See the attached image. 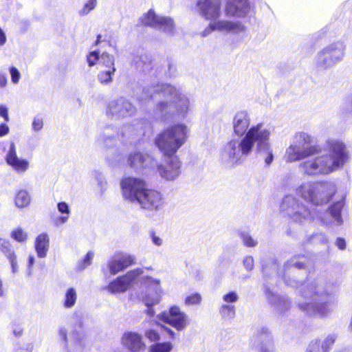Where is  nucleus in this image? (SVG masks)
<instances>
[{
  "label": "nucleus",
  "mask_w": 352,
  "mask_h": 352,
  "mask_svg": "<svg viewBox=\"0 0 352 352\" xmlns=\"http://www.w3.org/2000/svg\"><path fill=\"white\" fill-rule=\"evenodd\" d=\"M214 30L239 34L245 30V27L239 21L221 20L214 23H210L200 34L201 37H206Z\"/></svg>",
  "instance_id": "nucleus-21"
},
{
  "label": "nucleus",
  "mask_w": 352,
  "mask_h": 352,
  "mask_svg": "<svg viewBox=\"0 0 352 352\" xmlns=\"http://www.w3.org/2000/svg\"><path fill=\"white\" fill-rule=\"evenodd\" d=\"M164 156L166 157L165 164H160L157 161V166H155L154 170H156L162 179L173 181L180 175L181 163L175 155Z\"/></svg>",
  "instance_id": "nucleus-15"
},
{
  "label": "nucleus",
  "mask_w": 352,
  "mask_h": 352,
  "mask_svg": "<svg viewBox=\"0 0 352 352\" xmlns=\"http://www.w3.org/2000/svg\"><path fill=\"white\" fill-rule=\"evenodd\" d=\"M11 236L17 242L23 243L27 240L28 234L22 228H17L12 230Z\"/></svg>",
  "instance_id": "nucleus-45"
},
{
  "label": "nucleus",
  "mask_w": 352,
  "mask_h": 352,
  "mask_svg": "<svg viewBox=\"0 0 352 352\" xmlns=\"http://www.w3.org/2000/svg\"><path fill=\"white\" fill-rule=\"evenodd\" d=\"M344 206V199H342L331 204L325 212L314 210L315 221H319L322 226L327 228L331 227L332 223L336 226H340L344 223L342 215Z\"/></svg>",
  "instance_id": "nucleus-11"
},
{
  "label": "nucleus",
  "mask_w": 352,
  "mask_h": 352,
  "mask_svg": "<svg viewBox=\"0 0 352 352\" xmlns=\"http://www.w3.org/2000/svg\"><path fill=\"white\" fill-rule=\"evenodd\" d=\"M0 116L3 118L5 121H9L8 109L3 104H0Z\"/></svg>",
  "instance_id": "nucleus-59"
},
{
  "label": "nucleus",
  "mask_w": 352,
  "mask_h": 352,
  "mask_svg": "<svg viewBox=\"0 0 352 352\" xmlns=\"http://www.w3.org/2000/svg\"><path fill=\"white\" fill-rule=\"evenodd\" d=\"M197 6L207 20H214L220 16V2L218 0H199Z\"/></svg>",
  "instance_id": "nucleus-24"
},
{
  "label": "nucleus",
  "mask_w": 352,
  "mask_h": 352,
  "mask_svg": "<svg viewBox=\"0 0 352 352\" xmlns=\"http://www.w3.org/2000/svg\"><path fill=\"white\" fill-rule=\"evenodd\" d=\"M243 266L247 271H252L254 266V258L251 256L245 257L243 261Z\"/></svg>",
  "instance_id": "nucleus-55"
},
{
  "label": "nucleus",
  "mask_w": 352,
  "mask_h": 352,
  "mask_svg": "<svg viewBox=\"0 0 352 352\" xmlns=\"http://www.w3.org/2000/svg\"><path fill=\"white\" fill-rule=\"evenodd\" d=\"M136 107L126 98L120 97L110 101L107 107V115L113 120H121L133 117Z\"/></svg>",
  "instance_id": "nucleus-12"
},
{
  "label": "nucleus",
  "mask_w": 352,
  "mask_h": 352,
  "mask_svg": "<svg viewBox=\"0 0 352 352\" xmlns=\"http://www.w3.org/2000/svg\"><path fill=\"white\" fill-rule=\"evenodd\" d=\"M8 259L10 263L12 272L13 274H16L19 272V266H18V263H17V261H16V254L14 256H12L11 257L8 258Z\"/></svg>",
  "instance_id": "nucleus-57"
},
{
  "label": "nucleus",
  "mask_w": 352,
  "mask_h": 352,
  "mask_svg": "<svg viewBox=\"0 0 352 352\" xmlns=\"http://www.w3.org/2000/svg\"><path fill=\"white\" fill-rule=\"evenodd\" d=\"M314 140V138L307 133H296L286 149V162H295L305 160L299 164L298 168L303 175L309 177L329 175L344 165L348 156L342 142L329 139L326 142L329 154L310 157L320 153L319 146L312 144Z\"/></svg>",
  "instance_id": "nucleus-1"
},
{
  "label": "nucleus",
  "mask_w": 352,
  "mask_h": 352,
  "mask_svg": "<svg viewBox=\"0 0 352 352\" xmlns=\"http://www.w3.org/2000/svg\"><path fill=\"white\" fill-rule=\"evenodd\" d=\"M336 192V184L330 181L306 182L296 189L299 196L316 206L329 203Z\"/></svg>",
  "instance_id": "nucleus-6"
},
{
  "label": "nucleus",
  "mask_w": 352,
  "mask_h": 352,
  "mask_svg": "<svg viewBox=\"0 0 352 352\" xmlns=\"http://www.w3.org/2000/svg\"><path fill=\"white\" fill-rule=\"evenodd\" d=\"M159 318L179 331L184 330L188 324L186 314L175 305L170 307L168 312L160 314Z\"/></svg>",
  "instance_id": "nucleus-18"
},
{
  "label": "nucleus",
  "mask_w": 352,
  "mask_h": 352,
  "mask_svg": "<svg viewBox=\"0 0 352 352\" xmlns=\"http://www.w3.org/2000/svg\"><path fill=\"white\" fill-rule=\"evenodd\" d=\"M144 284L148 287V292L140 297L144 305L147 307L146 314L152 317L155 315L153 306L157 305L160 300V280L147 276L145 278Z\"/></svg>",
  "instance_id": "nucleus-14"
},
{
  "label": "nucleus",
  "mask_w": 352,
  "mask_h": 352,
  "mask_svg": "<svg viewBox=\"0 0 352 352\" xmlns=\"http://www.w3.org/2000/svg\"><path fill=\"white\" fill-rule=\"evenodd\" d=\"M120 185L124 197L132 203L137 201L146 186L144 180L132 177L123 178Z\"/></svg>",
  "instance_id": "nucleus-17"
},
{
  "label": "nucleus",
  "mask_w": 352,
  "mask_h": 352,
  "mask_svg": "<svg viewBox=\"0 0 352 352\" xmlns=\"http://www.w3.org/2000/svg\"><path fill=\"white\" fill-rule=\"evenodd\" d=\"M257 338L261 342L258 352H275L274 342L267 327H262L257 330Z\"/></svg>",
  "instance_id": "nucleus-27"
},
{
  "label": "nucleus",
  "mask_w": 352,
  "mask_h": 352,
  "mask_svg": "<svg viewBox=\"0 0 352 352\" xmlns=\"http://www.w3.org/2000/svg\"><path fill=\"white\" fill-rule=\"evenodd\" d=\"M142 272L143 271L141 268H136L128 272L123 276H118L109 284V292L112 294L126 292L130 287L131 284L138 276L141 275Z\"/></svg>",
  "instance_id": "nucleus-20"
},
{
  "label": "nucleus",
  "mask_w": 352,
  "mask_h": 352,
  "mask_svg": "<svg viewBox=\"0 0 352 352\" xmlns=\"http://www.w3.org/2000/svg\"><path fill=\"white\" fill-rule=\"evenodd\" d=\"M306 243L313 245H329V236L323 232H317L313 233L306 239Z\"/></svg>",
  "instance_id": "nucleus-31"
},
{
  "label": "nucleus",
  "mask_w": 352,
  "mask_h": 352,
  "mask_svg": "<svg viewBox=\"0 0 352 352\" xmlns=\"http://www.w3.org/2000/svg\"><path fill=\"white\" fill-rule=\"evenodd\" d=\"M107 267L111 274L115 275L125 270L116 254L108 261Z\"/></svg>",
  "instance_id": "nucleus-35"
},
{
  "label": "nucleus",
  "mask_w": 352,
  "mask_h": 352,
  "mask_svg": "<svg viewBox=\"0 0 352 352\" xmlns=\"http://www.w3.org/2000/svg\"><path fill=\"white\" fill-rule=\"evenodd\" d=\"M57 209L60 213L63 214V215L58 217L55 220V224L59 225L65 223L69 219V214L70 213V208L69 205L65 201L59 202L57 204Z\"/></svg>",
  "instance_id": "nucleus-32"
},
{
  "label": "nucleus",
  "mask_w": 352,
  "mask_h": 352,
  "mask_svg": "<svg viewBox=\"0 0 352 352\" xmlns=\"http://www.w3.org/2000/svg\"><path fill=\"white\" fill-rule=\"evenodd\" d=\"M280 209L284 215L288 216L296 223H301L307 220L315 221L314 211H310L304 204L293 195H288L283 199Z\"/></svg>",
  "instance_id": "nucleus-9"
},
{
  "label": "nucleus",
  "mask_w": 352,
  "mask_h": 352,
  "mask_svg": "<svg viewBox=\"0 0 352 352\" xmlns=\"http://www.w3.org/2000/svg\"><path fill=\"white\" fill-rule=\"evenodd\" d=\"M143 102L160 100L155 107V113L164 121L184 120L190 109L188 97L179 88L170 84H157L143 89L138 98Z\"/></svg>",
  "instance_id": "nucleus-4"
},
{
  "label": "nucleus",
  "mask_w": 352,
  "mask_h": 352,
  "mask_svg": "<svg viewBox=\"0 0 352 352\" xmlns=\"http://www.w3.org/2000/svg\"><path fill=\"white\" fill-rule=\"evenodd\" d=\"M352 348L350 346H342L335 349L333 352H351Z\"/></svg>",
  "instance_id": "nucleus-63"
},
{
  "label": "nucleus",
  "mask_w": 352,
  "mask_h": 352,
  "mask_svg": "<svg viewBox=\"0 0 352 352\" xmlns=\"http://www.w3.org/2000/svg\"><path fill=\"white\" fill-rule=\"evenodd\" d=\"M9 72L12 82L14 85L18 84L21 77L19 70L16 67L12 66L9 68Z\"/></svg>",
  "instance_id": "nucleus-51"
},
{
  "label": "nucleus",
  "mask_w": 352,
  "mask_h": 352,
  "mask_svg": "<svg viewBox=\"0 0 352 352\" xmlns=\"http://www.w3.org/2000/svg\"><path fill=\"white\" fill-rule=\"evenodd\" d=\"M141 25L160 30L164 33L173 35L175 32V23L172 18L157 15L153 10H149L139 19Z\"/></svg>",
  "instance_id": "nucleus-13"
},
{
  "label": "nucleus",
  "mask_w": 352,
  "mask_h": 352,
  "mask_svg": "<svg viewBox=\"0 0 352 352\" xmlns=\"http://www.w3.org/2000/svg\"><path fill=\"white\" fill-rule=\"evenodd\" d=\"M121 157V154L118 151H115V156L113 157L107 155L106 159L111 166H115L119 164Z\"/></svg>",
  "instance_id": "nucleus-54"
},
{
  "label": "nucleus",
  "mask_w": 352,
  "mask_h": 352,
  "mask_svg": "<svg viewBox=\"0 0 352 352\" xmlns=\"http://www.w3.org/2000/svg\"><path fill=\"white\" fill-rule=\"evenodd\" d=\"M100 56L97 51L91 52L87 57V60L89 66L92 67L95 65L98 61L100 63Z\"/></svg>",
  "instance_id": "nucleus-52"
},
{
  "label": "nucleus",
  "mask_w": 352,
  "mask_h": 352,
  "mask_svg": "<svg viewBox=\"0 0 352 352\" xmlns=\"http://www.w3.org/2000/svg\"><path fill=\"white\" fill-rule=\"evenodd\" d=\"M239 236L241 239L243 245L246 247L254 248L256 246L258 243L257 241L253 239L252 236L248 232H241L239 233Z\"/></svg>",
  "instance_id": "nucleus-43"
},
{
  "label": "nucleus",
  "mask_w": 352,
  "mask_h": 352,
  "mask_svg": "<svg viewBox=\"0 0 352 352\" xmlns=\"http://www.w3.org/2000/svg\"><path fill=\"white\" fill-rule=\"evenodd\" d=\"M272 133V127L263 122L252 125L242 139H232L223 145L220 152L221 163L233 166L239 162L243 156H248L256 146L258 153L267 155L265 163L270 166L274 160L270 141Z\"/></svg>",
  "instance_id": "nucleus-3"
},
{
  "label": "nucleus",
  "mask_w": 352,
  "mask_h": 352,
  "mask_svg": "<svg viewBox=\"0 0 352 352\" xmlns=\"http://www.w3.org/2000/svg\"><path fill=\"white\" fill-rule=\"evenodd\" d=\"M132 65L140 72L144 73H149L153 68L151 57L146 54L135 56Z\"/></svg>",
  "instance_id": "nucleus-30"
},
{
  "label": "nucleus",
  "mask_w": 352,
  "mask_h": 352,
  "mask_svg": "<svg viewBox=\"0 0 352 352\" xmlns=\"http://www.w3.org/2000/svg\"><path fill=\"white\" fill-rule=\"evenodd\" d=\"M116 69H101L98 76V80L102 85H109L113 81V76Z\"/></svg>",
  "instance_id": "nucleus-36"
},
{
  "label": "nucleus",
  "mask_w": 352,
  "mask_h": 352,
  "mask_svg": "<svg viewBox=\"0 0 352 352\" xmlns=\"http://www.w3.org/2000/svg\"><path fill=\"white\" fill-rule=\"evenodd\" d=\"M116 255L125 269L135 264L136 258L133 254L126 252H119L116 253Z\"/></svg>",
  "instance_id": "nucleus-37"
},
{
  "label": "nucleus",
  "mask_w": 352,
  "mask_h": 352,
  "mask_svg": "<svg viewBox=\"0 0 352 352\" xmlns=\"http://www.w3.org/2000/svg\"><path fill=\"white\" fill-rule=\"evenodd\" d=\"M232 126L233 134L242 139L252 126H250V118L245 110L238 111L232 118Z\"/></svg>",
  "instance_id": "nucleus-22"
},
{
  "label": "nucleus",
  "mask_w": 352,
  "mask_h": 352,
  "mask_svg": "<svg viewBox=\"0 0 352 352\" xmlns=\"http://www.w3.org/2000/svg\"><path fill=\"white\" fill-rule=\"evenodd\" d=\"M250 10L249 0H227L226 14L228 16L245 17Z\"/></svg>",
  "instance_id": "nucleus-23"
},
{
  "label": "nucleus",
  "mask_w": 352,
  "mask_h": 352,
  "mask_svg": "<svg viewBox=\"0 0 352 352\" xmlns=\"http://www.w3.org/2000/svg\"><path fill=\"white\" fill-rule=\"evenodd\" d=\"M138 131L133 126L127 125L118 132L113 126L105 127L98 138V142L105 147H111L116 144L117 140H120L122 144L131 143V140L136 135Z\"/></svg>",
  "instance_id": "nucleus-10"
},
{
  "label": "nucleus",
  "mask_w": 352,
  "mask_h": 352,
  "mask_svg": "<svg viewBox=\"0 0 352 352\" xmlns=\"http://www.w3.org/2000/svg\"><path fill=\"white\" fill-rule=\"evenodd\" d=\"M9 133V127L6 124H0V137L4 136Z\"/></svg>",
  "instance_id": "nucleus-60"
},
{
  "label": "nucleus",
  "mask_w": 352,
  "mask_h": 352,
  "mask_svg": "<svg viewBox=\"0 0 352 352\" xmlns=\"http://www.w3.org/2000/svg\"><path fill=\"white\" fill-rule=\"evenodd\" d=\"M335 245L341 251L346 249V241L344 238L339 236L335 240Z\"/></svg>",
  "instance_id": "nucleus-56"
},
{
  "label": "nucleus",
  "mask_w": 352,
  "mask_h": 352,
  "mask_svg": "<svg viewBox=\"0 0 352 352\" xmlns=\"http://www.w3.org/2000/svg\"><path fill=\"white\" fill-rule=\"evenodd\" d=\"M35 258L33 255H29L27 265V275L31 276L32 275V267L34 264Z\"/></svg>",
  "instance_id": "nucleus-58"
},
{
  "label": "nucleus",
  "mask_w": 352,
  "mask_h": 352,
  "mask_svg": "<svg viewBox=\"0 0 352 352\" xmlns=\"http://www.w3.org/2000/svg\"><path fill=\"white\" fill-rule=\"evenodd\" d=\"M235 307L233 305L223 304L219 307V314L222 320L230 321L235 317Z\"/></svg>",
  "instance_id": "nucleus-34"
},
{
  "label": "nucleus",
  "mask_w": 352,
  "mask_h": 352,
  "mask_svg": "<svg viewBox=\"0 0 352 352\" xmlns=\"http://www.w3.org/2000/svg\"><path fill=\"white\" fill-rule=\"evenodd\" d=\"M135 203L138 204L143 209L159 211L163 208L164 200L160 192L148 189L146 186Z\"/></svg>",
  "instance_id": "nucleus-16"
},
{
  "label": "nucleus",
  "mask_w": 352,
  "mask_h": 352,
  "mask_svg": "<svg viewBox=\"0 0 352 352\" xmlns=\"http://www.w3.org/2000/svg\"><path fill=\"white\" fill-rule=\"evenodd\" d=\"M77 300V292L74 287L68 288L65 294L63 305L65 309L72 308Z\"/></svg>",
  "instance_id": "nucleus-33"
},
{
  "label": "nucleus",
  "mask_w": 352,
  "mask_h": 352,
  "mask_svg": "<svg viewBox=\"0 0 352 352\" xmlns=\"http://www.w3.org/2000/svg\"><path fill=\"white\" fill-rule=\"evenodd\" d=\"M6 160L7 164L19 174L24 173L29 168V162L18 157L14 143L10 144Z\"/></svg>",
  "instance_id": "nucleus-25"
},
{
  "label": "nucleus",
  "mask_w": 352,
  "mask_h": 352,
  "mask_svg": "<svg viewBox=\"0 0 352 352\" xmlns=\"http://www.w3.org/2000/svg\"><path fill=\"white\" fill-rule=\"evenodd\" d=\"M0 250L5 254L7 258L15 255V252L12 249L10 242L3 239H0Z\"/></svg>",
  "instance_id": "nucleus-44"
},
{
  "label": "nucleus",
  "mask_w": 352,
  "mask_h": 352,
  "mask_svg": "<svg viewBox=\"0 0 352 352\" xmlns=\"http://www.w3.org/2000/svg\"><path fill=\"white\" fill-rule=\"evenodd\" d=\"M94 258V253L92 252H89L87 253V254L85 256L84 258L79 261L77 265V270L78 271H82L85 267L91 265V261Z\"/></svg>",
  "instance_id": "nucleus-46"
},
{
  "label": "nucleus",
  "mask_w": 352,
  "mask_h": 352,
  "mask_svg": "<svg viewBox=\"0 0 352 352\" xmlns=\"http://www.w3.org/2000/svg\"><path fill=\"white\" fill-rule=\"evenodd\" d=\"M12 333L16 338H19L23 335V329L19 326H16L14 327Z\"/></svg>",
  "instance_id": "nucleus-61"
},
{
  "label": "nucleus",
  "mask_w": 352,
  "mask_h": 352,
  "mask_svg": "<svg viewBox=\"0 0 352 352\" xmlns=\"http://www.w3.org/2000/svg\"><path fill=\"white\" fill-rule=\"evenodd\" d=\"M188 133L189 129L185 124L177 123L159 133L155 143L164 155H173L185 144Z\"/></svg>",
  "instance_id": "nucleus-5"
},
{
  "label": "nucleus",
  "mask_w": 352,
  "mask_h": 352,
  "mask_svg": "<svg viewBox=\"0 0 352 352\" xmlns=\"http://www.w3.org/2000/svg\"><path fill=\"white\" fill-rule=\"evenodd\" d=\"M100 64L102 67L101 69H116L115 67L114 56L109 53L103 52L100 55Z\"/></svg>",
  "instance_id": "nucleus-38"
},
{
  "label": "nucleus",
  "mask_w": 352,
  "mask_h": 352,
  "mask_svg": "<svg viewBox=\"0 0 352 352\" xmlns=\"http://www.w3.org/2000/svg\"><path fill=\"white\" fill-rule=\"evenodd\" d=\"M30 197L26 190H19L15 197V204L18 208H24L29 205Z\"/></svg>",
  "instance_id": "nucleus-39"
},
{
  "label": "nucleus",
  "mask_w": 352,
  "mask_h": 352,
  "mask_svg": "<svg viewBox=\"0 0 352 352\" xmlns=\"http://www.w3.org/2000/svg\"><path fill=\"white\" fill-rule=\"evenodd\" d=\"M346 45L337 41L322 47L314 58V64L318 69L327 70L341 62L345 55Z\"/></svg>",
  "instance_id": "nucleus-8"
},
{
  "label": "nucleus",
  "mask_w": 352,
  "mask_h": 352,
  "mask_svg": "<svg viewBox=\"0 0 352 352\" xmlns=\"http://www.w3.org/2000/svg\"><path fill=\"white\" fill-rule=\"evenodd\" d=\"M50 247V239L47 233H41L38 234L34 243V248L37 256L39 258H45L47 256Z\"/></svg>",
  "instance_id": "nucleus-29"
},
{
  "label": "nucleus",
  "mask_w": 352,
  "mask_h": 352,
  "mask_svg": "<svg viewBox=\"0 0 352 352\" xmlns=\"http://www.w3.org/2000/svg\"><path fill=\"white\" fill-rule=\"evenodd\" d=\"M127 164L135 170L144 169L154 170L155 166H157V160L148 153L135 151L129 155Z\"/></svg>",
  "instance_id": "nucleus-19"
},
{
  "label": "nucleus",
  "mask_w": 352,
  "mask_h": 352,
  "mask_svg": "<svg viewBox=\"0 0 352 352\" xmlns=\"http://www.w3.org/2000/svg\"><path fill=\"white\" fill-rule=\"evenodd\" d=\"M145 336L151 342H157L160 339V336L158 332L154 329H148L145 332Z\"/></svg>",
  "instance_id": "nucleus-53"
},
{
  "label": "nucleus",
  "mask_w": 352,
  "mask_h": 352,
  "mask_svg": "<svg viewBox=\"0 0 352 352\" xmlns=\"http://www.w3.org/2000/svg\"><path fill=\"white\" fill-rule=\"evenodd\" d=\"M278 264L276 261H273L270 265H265L263 268V277L265 279L264 286L268 303L272 309L279 314L287 311L292 302L287 296H280L270 291L269 286L272 285L274 281L276 282L279 275L277 273Z\"/></svg>",
  "instance_id": "nucleus-7"
},
{
  "label": "nucleus",
  "mask_w": 352,
  "mask_h": 352,
  "mask_svg": "<svg viewBox=\"0 0 352 352\" xmlns=\"http://www.w3.org/2000/svg\"><path fill=\"white\" fill-rule=\"evenodd\" d=\"M98 6V0H87L82 7L78 10V14L80 16H87L91 12L95 10Z\"/></svg>",
  "instance_id": "nucleus-40"
},
{
  "label": "nucleus",
  "mask_w": 352,
  "mask_h": 352,
  "mask_svg": "<svg viewBox=\"0 0 352 352\" xmlns=\"http://www.w3.org/2000/svg\"><path fill=\"white\" fill-rule=\"evenodd\" d=\"M44 123L41 116H36L32 123V130L34 132H39L43 128Z\"/></svg>",
  "instance_id": "nucleus-47"
},
{
  "label": "nucleus",
  "mask_w": 352,
  "mask_h": 352,
  "mask_svg": "<svg viewBox=\"0 0 352 352\" xmlns=\"http://www.w3.org/2000/svg\"><path fill=\"white\" fill-rule=\"evenodd\" d=\"M7 41L6 35L2 28L0 27V46H3L6 44Z\"/></svg>",
  "instance_id": "nucleus-62"
},
{
  "label": "nucleus",
  "mask_w": 352,
  "mask_h": 352,
  "mask_svg": "<svg viewBox=\"0 0 352 352\" xmlns=\"http://www.w3.org/2000/svg\"><path fill=\"white\" fill-rule=\"evenodd\" d=\"M337 338L338 335L335 333L327 335L322 342L320 341V346L322 350L324 351V352H329L331 347L335 343Z\"/></svg>",
  "instance_id": "nucleus-42"
},
{
  "label": "nucleus",
  "mask_w": 352,
  "mask_h": 352,
  "mask_svg": "<svg viewBox=\"0 0 352 352\" xmlns=\"http://www.w3.org/2000/svg\"><path fill=\"white\" fill-rule=\"evenodd\" d=\"M58 340L61 346L69 352L70 346L80 343V335L76 331L69 333L65 327H60L58 329Z\"/></svg>",
  "instance_id": "nucleus-28"
},
{
  "label": "nucleus",
  "mask_w": 352,
  "mask_h": 352,
  "mask_svg": "<svg viewBox=\"0 0 352 352\" xmlns=\"http://www.w3.org/2000/svg\"><path fill=\"white\" fill-rule=\"evenodd\" d=\"M201 301V296L198 293H195L188 296L185 299L186 305H199Z\"/></svg>",
  "instance_id": "nucleus-48"
},
{
  "label": "nucleus",
  "mask_w": 352,
  "mask_h": 352,
  "mask_svg": "<svg viewBox=\"0 0 352 352\" xmlns=\"http://www.w3.org/2000/svg\"><path fill=\"white\" fill-rule=\"evenodd\" d=\"M123 345L129 351L137 352L144 349L145 344L141 335L135 332H126L122 338Z\"/></svg>",
  "instance_id": "nucleus-26"
},
{
  "label": "nucleus",
  "mask_w": 352,
  "mask_h": 352,
  "mask_svg": "<svg viewBox=\"0 0 352 352\" xmlns=\"http://www.w3.org/2000/svg\"><path fill=\"white\" fill-rule=\"evenodd\" d=\"M223 300L228 304L234 303L239 300V295L234 291H230L227 294H225L223 297Z\"/></svg>",
  "instance_id": "nucleus-50"
},
{
  "label": "nucleus",
  "mask_w": 352,
  "mask_h": 352,
  "mask_svg": "<svg viewBox=\"0 0 352 352\" xmlns=\"http://www.w3.org/2000/svg\"><path fill=\"white\" fill-rule=\"evenodd\" d=\"M173 345L169 342H160L152 344L149 347V352H170Z\"/></svg>",
  "instance_id": "nucleus-41"
},
{
  "label": "nucleus",
  "mask_w": 352,
  "mask_h": 352,
  "mask_svg": "<svg viewBox=\"0 0 352 352\" xmlns=\"http://www.w3.org/2000/svg\"><path fill=\"white\" fill-rule=\"evenodd\" d=\"M96 178L98 180V184L101 186V188H104L106 185V182L104 180L103 176L100 173H97L96 175Z\"/></svg>",
  "instance_id": "nucleus-64"
},
{
  "label": "nucleus",
  "mask_w": 352,
  "mask_h": 352,
  "mask_svg": "<svg viewBox=\"0 0 352 352\" xmlns=\"http://www.w3.org/2000/svg\"><path fill=\"white\" fill-rule=\"evenodd\" d=\"M276 261L278 264L277 273L279 278H282L287 286L298 289V294L305 299H309V302H298V309L306 315L323 318L330 313L329 302L327 301L318 302V298L324 299L331 297L333 294V283L324 276H317L314 278L307 279L305 282L298 280L291 275H294L295 270H305L309 263V256L305 254L294 255L287 261L283 267L281 274L278 271L279 264L278 261L273 258L263 265V267Z\"/></svg>",
  "instance_id": "nucleus-2"
},
{
  "label": "nucleus",
  "mask_w": 352,
  "mask_h": 352,
  "mask_svg": "<svg viewBox=\"0 0 352 352\" xmlns=\"http://www.w3.org/2000/svg\"><path fill=\"white\" fill-rule=\"evenodd\" d=\"M305 352H324L320 346V340H314L308 344Z\"/></svg>",
  "instance_id": "nucleus-49"
}]
</instances>
